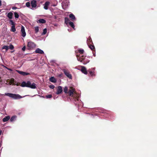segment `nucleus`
<instances>
[{
    "mask_svg": "<svg viewBox=\"0 0 157 157\" xmlns=\"http://www.w3.org/2000/svg\"><path fill=\"white\" fill-rule=\"evenodd\" d=\"M63 91L66 94H68L70 96L74 98L76 95V92L75 88L72 87H70L68 89L67 86H65L63 89Z\"/></svg>",
    "mask_w": 157,
    "mask_h": 157,
    "instance_id": "obj_1",
    "label": "nucleus"
},
{
    "mask_svg": "<svg viewBox=\"0 0 157 157\" xmlns=\"http://www.w3.org/2000/svg\"><path fill=\"white\" fill-rule=\"evenodd\" d=\"M36 84L34 82L31 84L30 81H28L27 82L25 81H23L21 85V86L22 87H26L33 89L36 88Z\"/></svg>",
    "mask_w": 157,
    "mask_h": 157,
    "instance_id": "obj_2",
    "label": "nucleus"
},
{
    "mask_svg": "<svg viewBox=\"0 0 157 157\" xmlns=\"http://www.w3.org/2000/svg\"><path fill=\"white\" fill-rule=\"evenodd\" d=\"M76 57L78 60L80 62H82L84 64H86L90 62V60L88 59H86L85 57L83 56H81L79 57L78 55H77Z\"/></svg>",
    "mask_w": 157,
    "mask_h": 157,
    "instance_id": "obj_3",
    "label": "nucleus"
},
{
    "mask_svg": "<svg viewBox=\"0 0 157 157\" xmlns=\"http://www.w3.org/2000/svg\"><path fill=\"white\" fill-rule=\"evenodd\" d=\"M6 95L14 99H19L23 98L18 94H13L8 93L5 94Z\"/></svg>",
    "mask_w": 157,
    "mask_h": 157,
    "instance_id": "obj_4",
    "label": "nucleus"
},
{
    "mask_svg": "<svg viewBox=\"0 0 157 157\" xmlns=\"http://www.w3.org/2000/svg\"><path fill=\"white\" fill-rule=\"evenodd\" d=\"M35 46L36 45L34 43L31 41L28 42L27 47L29 50H32L33 48H35Z\"/></svg>",
    "mask_w": 157,
    "mask_h": 157,
    "instance_id": "obj_5",
    "label": "nucleus"
},
{
    "mask_svg": "<svg viewBox=\"0 0 157 157\" xmlns=\"http://www.w3.org/2000/svg\"><path fill=\"white\" fill-rule=\"evenodd\" d=\"M65 75L69 78L71 79L72 76L69 71L66 69H63L62 70Z\"/></svg>",
    "mask_w": 157,
    "mask_h": 157,
    "instance_id": "obj_6",
    "label": "nucleus"
},
{
    "mask_svg": "<svg viewBox=\"0 0 157 157\" xmlns=\"http://www.w3.org/2000/svg\"><path fill=\"white\" fill-rule=\"evenodd\" d=\"M31 4L32 8H36L37 6V2L36 0H31Z\"/></svg>",
    "mask_w": 157,
    "mask_h": 157,
    "instance_id": "obj_7",
    "label": "nucleus"
},
{
    "mask_svg": "<svg viewBox=\"0 0 157 157\" xmlns=\"http://www.w3.org/2000/svg\"><path fill=\"white\" fill-rule=\"evenodd\" d=\"M63 91V89L62 86H59L57 87V92L56 93L57 94H59L62 93Z\"/></svg>",
    "mask_w": 157,
    "mask_h": 157,
    "instance_id": "obj_8",
    "label": "nucleus"
},
{
    "mask_svg": "<svg viewBox=\"0 0 157 157\" xmlns=\"http://www.w3.org/2000/svg\"><path fill=\"white\" fill-rule=\"evenodd\" d=\"M16 71L19 74L23 75V76H25L27 75H30V73L26 72H25L21 71L18 70H16Z\"/></svg>",
    "mask_w": 157,
    "mask_h": 157,
    "instance_id": "obj_9",
    "label": "nucleus"
},
{
    "mask_svg": "<svg viewBox=\"0 0 157 157\" xmlns=\"http://www.w3.org/2000/svg\"><path fill=\"white\" fill-rule=\"evenodd\" d=\"M21 32L22 33V36L24 37H25L26 36V33L25 31V28L23 26H22L21 27Z\"/></svg>",
    "mask_w": 157,
    "mask_h": 157,
    "instance_id": "obj_10",
    "label": "nucleus"
},
{
    "mask_svg": "<svg viewBox=\"0 0 157 157\" xmlns=\"http://www.w3.org/2000/svg\"><path fill=\"white\" fill-rule=\"evenodd\" d=\"M81 71L82 73L85 75H87V72L86 68L84 66H81Z\"/></svg>",
    "mask_w": 157,
    "mask_h": 157,
    "instance_id": "obj_11",
    "label": "nucleus"
},
{
    "mask_svg": "<svg viewBox=\"0 0 157 157\" xmlns=\"http://www.w3.org/2000/svg\"><path fill=\"white\" fill-rule=\"evenodd\" d=\"M69 17L71 20L72 21L76 20V18L75 17V15L72 13L70 14L69 15Z\"/></svg>",
    "mask_w": 157,
    "mask_h": 157,
    "instance_id": "obj_12",
    "label": "nucleus"
},
{
    "mask_svg": "<svg viewBox=\"0 0 157 157\" xmlns=\"http://www.w3.org/2000/svg\"><path fill=\"white\" fill-rule=\"evenodd\" d=\"M35 52L36 53L43 54L44 53V52L43 51L39 48H37Z\"/></svg>",
    "mask_w": 157,
    "mask_h": 157,
    "instance_id": "obj_13",
    "label": "nucleus"
},
{
    "mask_svg": "<svg viewBox=\"0 0 157 157\" xmlns=\"http://www.w3.org/2000/svg\"><path fill=\"white\" fill-rule=\"evenodd\" d=\"M49 4V2H46L44 5V8L45 10H47Z\"/></svg>",
    "mask_w": 157,
    "mask_h": 157,
    "instance_id": "obj_14",
    "label": "nucleus"
},
{
    "mask_svg": "<svg viewBox=\"0 0 157 157\" xmlns=\"http://www.w3.org/2000/svg\"><path fill=\"white\" fill-rule=\"evenodd\" d=\"M10 117L9 116H6L2 119V121L3 122H5L8 121L10 119Z\"/></svg>",
    "mask_w": 157,
    "mask_h": 157,
    "instance_id": "obj_15",
    "label": "nucleus"
},
{
    "mask_svg": "<svg viewBox=\"0 0 157 157\" xmlns=\"http://www.w3.org/2000/svg\"><path fill=\"white\" fill-rule=\"evenodd\" d=\"M49 80L52 82L55 83L56 82V79L54 77H51L50 78Z\"/></svg>",
    "mask_w": 157,
    "mask_h": 157,
    "instance_id": "obj_16",
    "label": "nucleus"
},
{
    "mask_svg": "<svg viewBox=\"0 0 157 157\" xmlns=\"http://www.w3.org/2000/svg\"><path fill=\"white\" fill-rule=\"evenodd\" d=\"M46 21L43 19H39L37 21V22L38 23H46Z\"/></svg>",
    "mask_w": 157,
    "mask_h": 157,
    "instance_id": "obj_17",
    "label": "nucleus"
},
{
    "mask_svg": "<svg viewBox=\"0 0 157 157\" xmlns=\"http://www.w3.org/2000/svg\"><path fill=\"white\" fill-rule=\"evenodd\" d=\"M91 43L92 44H93L91 37L89 36L88 39L87 40V43L88 45H89L90 44H91Z\"/></svg>",
    "mask_w": 157,
    "mask_h": 157,
    "instance_id": "obj_18",
    "label": "nucleus"
},
{
    "mask_svg": "<svg viewBox=\"0 0 157 157\" xmlns=\"http://www.w3.org/2000/svg\"><path fill=\"white\" fill-rule=\"evenodd\" d=\"M13 15V13L12 12H10L8 13L7 16L9 19H11L12 18Z\"/></svg>",
    "mask_w": 157,
    "mask_h": 157,
    "instance_id": "obj_19",
    "label": "nucleus"
},
{
    "mask_svg": "<svg viewBox=\"0 0 157 157\" xmlns=\"http://www.w3.org/2000/svg\"><path fill=\"white\" fill-rule=\"evenodd\" d=\"M89 46V48L92 51H94L95 50L94 46V45H92L91 44L88 45Z\"/></svg>",
    "mask_w": 157,
    "mask_h": 157,
    "instance_id": "obj_20",
    "label": "nucleus"
},
{
    "mask_svg": "<svg viewBox=\"0 0 157 157\" xmlns=\"http://www.w3.org/2000/svg\"><path fill=\"white\" fill-rule=\"evenodd\" d=\"M69 21L70 20L68 17H65V23L67 25L68 23L69 24Z\"/></svg>",
    "mask_w": 157,
    "mask_h": 157,
    "instance_id": "obj_21",
    "label": "nucleus"
},
{
    "mask_svg": "<svg viewBox=\"0 0 157 157\" xmlns=\"http://www.w3.org/2000/svg\"><path fill=\"white\" fill-rule=\"evenodd\" d=\"M10 31L13 32H15L16 31V29L15 28V25L14 26H11V29Z\"/></svg>",
    "mask_w": 157,
    "mask_h": 157,
    "instance_id": "obj_22",
    "label": "nucleus"
},
{
    "mask_svg": "<svg viewBox=\"0 0 157 157\" xmlns=\"http://www.w3.org/2000/svg\"><path fill=\"white\" fill-rule=\"evenodd\" d=\"M2 49H6V52L9 49V46L6 45H4L2 47Z\"/></svg>",
    "mask_w": 157,
    "mask_h": 157,
    "instance_id": "obj_23",
    "label": "nucleus"
},
{
    "mask_svg": "<svg viewBox=\"0 0 157 157\" xmlns=\"http://www.w3.org/2000/svg\"><path fill=\"white\" fill-rule=\"evenodd\" d=\"M69 25H70L71 26L73 29H74L75 28V25H74V24L72 22L70 21L69 22Z\"/></svg>",
    "mask_w": 157,
    "mask_h": 157,
    "instance_id": "obj_24",
    "label": "nucleus"
},
{
    "mask_svg": "<svg viewBox=\"0 0 157 157\" xmlns=\"http://www.w3.org/2000/svg\"><path fill=\"white\" fill-rule=\"evenodd\" d=\"M14 17L15 18H18L19 17V15L16 12H14Z\"/></svg>",
    "mask_w": 157,
    "mask_h": 157,
    "instance_id": "obj_25",
    "label": "nucleus"
},
{
    "mask_svg": "<svg viewBox=\"0 0 157 157\" xmlns=\"http://www.w3.org/2000/svg\"><path fill=\"white\" fill-rule=\"evenodd\" d=\"M16 117V116H13L10 119V121H13L15 120Z\"/></svg>",
    "mask_w": 157,
    "mask_h": 157,
    "instance_id": "obj_26",
    "label": "nucleus"
},
{
    "mask_svg": "<svg viewBox=\"0 0 157 157\" xmlns=\"http://www.w3.org/2000/svg\"><path fill=\"white\" fill-rule=\"evenodd\" d=\"M78 51L79 53L81 54H82L84 52V50L82 49H79Z\"/></svg>",
    "mask_w": 157,
    "mask_h": 157,
    "instance_id": "obj_27",
    "label": "nucleus"
},
{
    "mask_svg": "<svg viewBox=\"0 0 157 157\" xmlns=\"http://www.w3.org/2000/svg\"><path fill=\"white\" fill-rule=\"evenodd\" d=\"M35 33H36L39 31V27L38 26L36 27H35Z\"/></svg>",
    "mask_w": 157,
    "mask_h": 157,
    "instance_id": "obj_28",
    "label": "nucleus"
},
{
    "mask_svg": "<svg viewBox=\"0 0 157 157\" xmlns=\"http://www.w3.org/2000/svg\"><path fill=\"white\" fill-rule=\"evenodd\" d=\"M88 71L89 72V73H90V75L91 76H93L94 75V71H90V70H89Z\"/></svg>",
    "mask_w": 157,
    "mask_h": 157,
    "instance_id": "obj_29",
    "label": "nucleus"
},
{
    "mask_svg": "<svg viewBox=\"0 0 157 157\" xmlns=\"http://www.w3.org/2000/svg\"><path fill=\"white\" fill-rule=\"evenodd\" d=\"M14 46L12 44H10L9 46V49H10L11 50H13L14 48Z\"/></svg>",
    "mask_w": 157,
    "mask_h": 157,
    "instance_id": "obj_30",
    "label": "nucleus"
},
{
    "mask_svg": "<svg viewBox=\"0 0 157 157\" xmlns=\"http://www.w3.org/2000/svg\"><path fill=\"white\" fill-rule=\"evenodd\" d=\"M30 4H31V3H30L29 2H26V6L27 7H29L30 6Z\"/></svg>",
    "mask_w": 157,
    "mask_h": 157,
    "instance_id": "obj_31",
    "label": "nucleus"
},
{
    "mask_svg": "<svg viewBox=\"0 0 157 157\" xmlns=\"http://www.w3.org/2000/svg\"><path fill=\"white\" fill-rule=\"evenodd\" d=\"M47 29H46V28L44 29L43 30V33H42V34L43 35H44V34H46V33H47Z\"/></svg>",
    "mask_w": 157,
    "mask_h": 157,
    "instance_id": "obj_32",
    "label": "nucleus"
},
{
    "mask_svg": "<svg viewBox=\"0 0 157 157\" xmlns=\"http://www.w3.org/2000/svg\"><path fill=\"white\" fill-rule=\"evenodd\" d=\"M10 22L11 24L12 25V26L15 25V23L13 22V20H10Z\"/></svg>",
    "mask_w": 157,
    "mask_h": 157,
    "instance_id": "obj_33",
    "label": "nucleus"
},
{
    "mask_svg": "<svg viewBox=\"0 0 157 157\" xmlns=\"http://www.w3.org/2000/svg\"><path fill=\"white\" fill-rule=\"evenodd\" d=\"M52 96L51 94H50L49 95H47L46 96V98H51L52 97Z\"/></svg>",
    "mask_w": 157,
    "mask_h": 157,
    "instance_id": "obj_34",
    "label": "nucleus"
},
{
    "mask_svg": "<svg viewBox=\"0 0 157 157\" xmlns=\"http://www.w3.org/2000/svg\"><path fill=\"white\" fill-rule=\"evenodd\" d=\"M49 87L51 89H53L55 88V86L53 85H51L49 86Z\"/></svg>",
    "mask_w": 157,
    "mask_h": 157,
    "instance_id": "obj_35",
    "label": "nucleus"
},
{
    "mask_svg": "<svg viewBox=\"0 0 157 157\" xmlns=\"http://www.w3.org/2000/svg\"><path fill=\"white\" fill-rule=\"evenodd\" d=\"M14 82V78H11L10 81V82L13 83Z\"/></svg>",
    "mask_w": 157,
    "mask_h": 157,
    "instance_id": "obj_36",
    "label": "nucleus"
},
{
    "mask_svg": "<svg viewBox=\"0 0 157 157\" xmlns=\"http://www.w3.org/2000/svg\"><path fill=\"white\" fill-rule=\"evenodd\" d=\"M63 4L64 5H68V3H67V0H64V1L63 2Z\"/></svg>",
    "mask_w": 157,
    "mask_h": 157,
    "instance_id": "obj_37",
    "label": "nucleus"
},
{
    "mask_svg": "<svg viewBox=\"0 0 157 157\" xmlns=\"http://www.w3.org/2000/svg\"><path fill=\"white\" fill-rule=\"evenodd\" d=\"M25 46H24L22 48V50L23 51H25Z\"/></svg>",
    "mask_w": 157,
    "mask_h": 157,
    "instance_id": "obj_38",
    "label": "nucleus"
},
{
    "mask_svg": "<svg viewBox=\"0 0 157 157\" xmlns=\"http://www.w3.org/2000/svg\"><path fill=\"white\" fill-rule=\"evenodd\" d=\"M17 8L16 7H13L12 8L13 10H15Z\"/></svg>",
    "mask_w": 157,
    "mask_h": 157,
    "instance_id": "obj_39",
    "label": "nucleus"
},
{
    "mask_svg": "<svg viewBox=\"0 0 157 157\" xmlns=\"http://www.w3.org/2000/svg\"><path fill=\"white\" fill-rule=\"evenodd\" d=\"M7 68L9 71H12V70L11 69L9 68Z\"/></svg>",
    "mask_w": 157,
    "mask_h": 157,
    "instance_id": "obj_40",
    "label": "nucleus"
},
{
    "mask_svg": "<svg viewBox=\"0 0 157 157\" xmlns=\"http://www.w3.org/2000/svg\"><path fill=\"white\" fill-rule=\"evenodd\" d=\"M20 84V83L19 82H17V83L16 85L17 86H18Z\"/></svg>",
    "mask_w": 157,
    "mask_h": 157,
    "instance_id": "obj_41",
    "label": "nucleus"
},
{
    "mask_svg": "<svg viewBox=\"0 0 157 157\" xmlns=\"http://www.w3.org/2000/svg\"><path fill=\"white\" fill-rule=\"evenodd\" d=\"M62 75H63L62 74H60L59 75V77H61L62 76Z\"/></svg>",
    "mask_w": 157,
    "mask_h": 157,
    "instance_id": "obj_42",
    "label": "nucleus"
},
{
    "mask_svg": "<svg viewBox=\"0 0 157 157\" xmlns=\"http://www.w3.org/2000/svg\"><path fill=\"white\" fill-rule=\"evenodd\" d=\"M2 133V131L0 130V136L1 135Z\"/></svg>",
    "mask_w": 157,
    "mask_h": 157,
    "instance_id": "obj_43",
    "label": "nucleus"
},
{
    "mask_svg": "<svg viewBox=\"0 0 157 157\" xmlns=\"http://www.w3.org/2000/svg\"><path fill=\"white\" fill-rule=\"evenodd\" d=\"M2 5V2L1 1H0V6H1Z\"/></svg>",
    "mask_w": 157,
    "mask_h": 157,
    "instance_id": "obj_44",
    "label": "nucleus"
},
{
    "mask_svg": "<svg viewBox=\"0 0 157 157\" xmlns=\"http://www.w3.org/2000/svg\"><path fill=\"white\" fill-rule=\"evenodd\" d=\"M13 85H16V84H15V83H13Z\"/></svg>",
    "mask_w": 157,
    "mask_h": 157,
    "instance_id": "obj_45",
    "label": "nucleus"
},
{
    "mask_svg": "<svg viewBox=\"0 0 157 157\" xmlns=\"http://www.w3.org/2000/svg\"><path fill=\"white\" fill-rule=\"evenodd\" d=\"M1 10H0V12H1Z\"/></svg>",
    "mask_w": 157,
    "mask_h": 157,
    "instance_id": "obj_46",
    "label": "nucleus"
}]
</instances>
